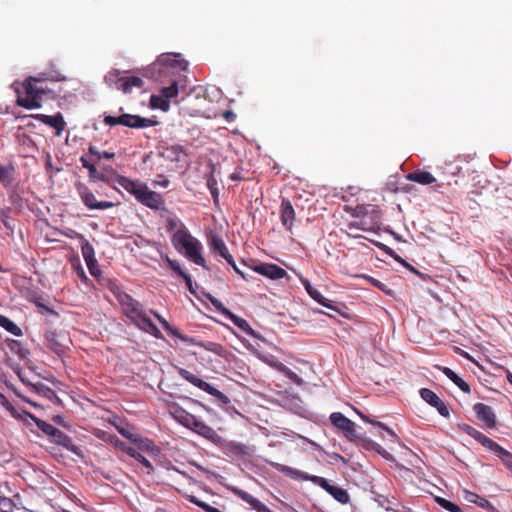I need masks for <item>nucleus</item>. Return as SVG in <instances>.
I'll use <instances>...</instances> for the list:
<instances>
[{
  "mask_svg": "<svg viewBox=\"0 0 512 512\" xmlns=\"http://www.w3.org/2000/svg\"><path fill=\"white\" fill-rule=\"evenodd\" d=\"M194 386H196L199 389L207 392L208 394L213 396L221 404H228V403H230V399L228 398V396H226L224 393L219 391L212 384H210V383H208V382H206V381H204V380H202L200 378L194 377Z\"/></svg>",
  "mask_w": 512,
  "mask_h": 512,
  "instance_id": "nucleus-15",
  "label": "nucleus"
},
{
  "mask_svg": "<svg viewBox=\"0 0 512 512\" xmlns=\"http://www.w3.org/2000/svg\"><path fill=\"white\" fill-rule=\"evenodd\" d=\"M252 270L272 280L282 279L287 276L286 270L273 263H261L253 266Z\"/></svg>",
  "mask_w": 512,
  "mask_h": 512,
  "instance_id": "nucleus-11",
  "label": "nucleus"
},
{
  "mask_svg": "<svg viewBox=\"0 0 512 512\" xmlns=\"http://www.w3.org/2000/svg\"><path fill=\"white\" fill-rule=\"evenodd\" d=\"M280 370L293 383H295L297 385H302L303 384V379L297 373L292 371L290 368L282 365Z\"/></svg>",
  "mask_w": 512,
  "mask_h": 512,
  "instance_id": "nucleus-47",
  "label": "nucleus"
},
{
  "mask_svg": "<svg viewBox=\"0 0 512 512\" xmlns=\"http://www.w3.org/2000/svg\"><path fill=\"white\" fill-rule=\"evenodd\" d=\"M115 445L116 446H119L121 447L127 454H129L130 456H132L133 458H136L139 456V452L137 451L136 448H133V447H126L124 443L120 442L118 439L117 441L115 442Z\"/></svg>",
  "mask_w": 512,
  "mask_h": 512,
  "instance_id": "nucleus-52",
  "label": "nucleus"
},
{
  "mask_svg": "<svg viewBox=\"0 0 512 512\" xmlns=\"http://www.w3.org/2000/svg\"><path fill=\"white\" fill-rule=\"evenodd\" d=\"M23 87L25 89L26 96L18 97V105L26 109L40 108V96L42 94V91H40V89L34 85L31 78L24 82Z\"/></svg>",
  "mask_w": 512,
  "mask_h": 512,
  "instance_id": "nucleus-9",
  "label": "nucleus"
},
{
  "mask_svg": "<svg viewBox=\"0 0 512 512\" xmlns=\"http://www.w3.org/2000/svg\"><path fill=\"white\" fill-rule=\"evenodd\" d=\"M225 317L229 319L236 327H238L243 332L249 333L251 331L249 323L245 319L235 315L231 311L227 312V315Z\"/></svg>",
  "mask_w": 512,
  "mask_h": 512,
  "instance_id": "nucleus-39",
  "label": "nucleus"
},
{
  "mask_svg": "<svg viewBox=\"0 0 512 512\" xmlns=\"http://www.w3.org/2000/svg\"><path fill=\"white\" fill-rule=\"evenodd\" d=\"M235 494L257 512H273L268 506L246 491L236 489Z\"/></svg>",
  "mask_w": 512,
  "mask_h": 512,
  "instance_id": "nucleus-19",
  "label": "nucleus"
},
{
  "mask_svg": "<svg viewBox=\"0 0 512 512\" xmlns=\"http://www.w3.org/2000/svg\"><path fill=\"white\" fill-rule=\"evenodd\" d=\"M143 86V80L139 77H124L122 84H119L118 90H121L124 93H130L132 88H141Z\"/></svg>",
  "mask_w": 512,
  "mask_h": 512,
  "instance_id": "nucleus-30",
  "label": "nucleus"
},
{
  "mask_svg": "<svg viewBox=\"0 0 512 512\" xmlns=\"http://www.w3.org/2000/svg\"><path fill=\"white\" fill-rule=\"evenodd\" d=\"M470 496L471 497H467V499L470 501V502H473L477 505H479L480 507H486V506H490V503L488 500H486L485 498H482L474 493H470Z\"/></svg>",
  "mask_w": 512,
  "mask_h": 512,
  "instance_id": "nucleus-50",
  "label": "nucleus"
},
{
  "mask_svg": "<svg viewBox=\"0 0 512 512\" xmlns=\"http://www.w3.org/2000/svg\"><path fill=\"white\" fill-rule=\"evenodd\" d=\"M272 466L279 472H282L286 476H289L293 479H298L301 476V472L297 469H294L292 467L282 465V464H272Z\"/></svg>",
  "mask_w": 512,
  "mask_h": 512,
  "instance_id": "nucleus-42",
  "label": "nucleus"
},
{
  "mask_svg": "<svg viewBox=\"0 0 512 512\" xmlns=\"http://www.w3.org/2000/svg\"><path fill=\"white\" fill-rule=\"evenodd\" d=\"M188 65V61L179 53H163L145 70L144 75L159 82L180 79Z\"/></svg>",
  "mask_w": 512,
  "mask_h": 512,
  "instance_id": "nucleus-1",
  "label": "nucleus"
},
{
  "mask_svg": "<svg viewBox=\"0 0 512 512\" xmlns=\"http://www.w3.org/2000/svg\"><path fill=\"white\" fill-rule=\"evenodd\" d=\"M80 160H81L83 167L88 169L91 176L94 175V173H96V168L93 164H91L89 161H87L84 157H82Z\"/></svg>",
  "mask_w": 512,
  "mask_h": 512,
  "instance_id": "nucleus-56",
  "label": "nucleus"
},
{
  "mask_svg": "<svg viewBox=\"0 0 512 512\" xmlns=\"http://www.w3.org/2000/svg\"><path fill=\"white\" fill-rule=\"evenodd\" d=\"M228 264H229V265H231V266H232V268L234 269V271H235L238 275H240L244 280H246V281H248V280H249L248 275H246L243 271H241V270L237 267V265H236V263H235V261H234V258H233V257H232V262H231V263H228Z\"/></svg>",
  "mask_w": 512,
  "mask_h": 512,
  "instance_id": "nucleus-61",
  "label": "nucleus"
},
{
  "mask_svg": "<svg viewBox=\"0 0 512 512\" xmlns=\"http://www.w3.org/2000/svg\"><path fill=\"white\" fill-rule=\"evenodd\" d=\"M162 156L172 162L175 163L174 169H181L188 165L189 155L186 151L183 150L181 146L174 145L167 147L162 152Z\"/></svg>",
  "mask_w": 512,
  "mask_h": 512,
  "instance_id": "nucleus-10",
  "label": "nucleus"
},
{
  "mask_svg": "<svg viewBox=\"0 0 512 512\" xmlns=\"http://www.w3.org/2000/svg\"><path fill=\"white\" fill-rule=\"evenodd\" d=\"M407 180L422 185H429L436 182V178L429 172L424 170H416L406 176Z\"/></svg>",
  "mask_w": 512,
  "mask_h": 512,
  "instance_id": "nucleus-27",
  "label": "nucleus"
},
{
  "mask_svg": "<svg viewBox=\"0 0 512 512\" xmlns=\"http://www.w3.org/2000/svg\"><path fill=\"white\" fill-rule=\"evenodd\" d=\"M137 201L150 209L161 211V216L165 217L166 219L168 216H173L166 209L165 201L162 196L155 191L149 190L147 186Z\"/></svg>",
  "mask_w": 512,
  "mask_h": 512,
  "instance_id": "nucleus-8",
  "label": "nucleus"
},
{
  "mask_svg": "<svg viewBox=\"0 0 512 512\" xmlns=\"http://www.w3.org/2000/svg\"><path fill=\"white\" fill-rule=\"evenodd\" d=\"M167 228L174 247L188 259L192 258V237L187 227L176 216H168Z\"/></svg>",
  "mask_w": 512,
  "mask_h": 512,
  "instance_id": "nucleus-4",
  "label": "nucleus"
},
{
  "mask_svg": "<svg viewBox=\"0 0 512 512\" xmlns=\"http://www.w3.org/2000/svg\"><path fill=\"white\" fill-rule=\"evenodd\" d=\"M45 339L47 342V346L56 354L60 355L64 352L66 345L63 342L64 337L61 335H58L54 331H48L45 334Z\"/></svg>",
  "mask_w": 512,
  "mask_h": 512,
  "instance_id": "nucleus-21",
  "label": "nucleus"
},
{
  "mask_svg": "<svg viewBox=\"0 0 512 512\" xmlns=\"http://www.w3.org/2000/svg\"><path fill=\"white\" fill-rule=\"evenodd\" d=\"M117 429H118L119 433H120L121 435H123L125 438L130 439V440H132V441H137V438H136V435H135V434L130 433V432H129L128 430H126L125 428H120V427H118Z\"/></svg>",
  "mask_w": 512,
  "mask_h": 512,
  "instance_id": "nucleus-59",
  "label": "nucleus"
},
{
  "mask_svg": "<svg viewBox=\"0 0 512 512\" xmlns=\"http://www.w3.org/2000/svg\"><path fill=\"white\" fill-rule=\"evenodd\" d=\"M441 370L444 375L447 376L460 390L465 393H470L471 389L469 384L459 377L452 369L449 367H443Z\"/></svg>",
  "mask_w": 512,
  "mask_h": 512,
  "instance_id": "nucleus-29",
  "label": "nucleus"
},
{
  "mask_svg": "<svg viewBox=\"0 0 512 512\" xmlns=\"http://www.w3.org/2000/svg\"><path fill=\"white\" fill-rule=\"evenodd\" d=\"M229 178L232 180V181H240V180H243L244 178L241 176V173L238 172V171H235L233 172Z\"/></svg>",
  "mask_w": 512,
  "mask_h": 512,
  "instance_id": "nucleus-63",
  "label": "nucleus"
},
{
  "mask_svg": "<svg viewBox=\"0 0 512 512\" xmlns=\"http://www.w3.org/2000/svg\"><path fill=\"white\" fill-rule=\"evenodd\" d=\"M330 421L349 441L356 442L362 440V437L356 431L355 423L342 413H332Z\"/></svg>",
  "mask_w": 512,
  "mask_h": 512,
  "instance_id": "nucleus-7",
  "label": "nucleus"
},
{
  "mask_svg": "<svg viewBox=\"0 0 512 512\" xmlns=\"http://www.w3.org/2000/svg\"><path fill=\"white\" fill-rule=\"evenodd\" d=\"M116 182L119 186H121L123 189H125L128 193L133 195L136 198V200L139 199L143 190L147 186L145 183H143L139 180H132L125 176L118 177Z\"/></svg>",
  "mask_w": 512,
  "mask_h": 512,
  "instance_id": "nucleus-14",
  "label": "nucleus"
},
{
  "mask_svg": "<svg viewBox=\"0 0 512 512\" xmlns=\"http://www.w3.org/2000/svg\"><path fill=\"white\" fill-rule=\"evenodd\" d=\"M461 430L466 433L467 435L471 436L472 438H474L476 441H478L481 445H483L485 448H489L492 443H493V440L490 439L489 437H487L486 435H484L482 432H480L479 430H477L476 428L468 425V424H463L461 426Z\"/></svg>",
  "mask_w": 512,
  "mask_h": 512,
  "instance_id": "nucleus-23",
  "label": "nucleus"
},
{
  "mask_svg": "<svg viewBox=\"0 0 512 512\" xmlns=\"http://www.w3.org/2000/svg\"><path fill=\"white\" fill-rule=\"evenodd\" d=\"M381 224V212L375 207H371L370 214L368 215V224L365 231H375L379 229Z\"/></svg>",
  "mask_w": 512,
  "mask_h": 512,
  "instance_id": "nucleus-32",
  "label": "nucleus"
},
{
  "mask_svg": "<svg viewBox=\"0 0 512 512\" xmlns=\"http://www.w3.org/2000/svg\"><path fill=\"white\" fill-rule=\"evenodd\" d=\"M104 123L109 126L124 125L130 128H145L156 124L155 121L149 118H143L132 114H123L118 117L106 116L104 118Z\"/></svg>",
  "mask_w": 512,
  "mask_h": 512,
  "instance_id": "nucleus-6",
  "label": "nucleus"
},
{
  "mask_svg": "<svg viewBox=\"0 0 512 512\" xmlns=\"http://www.w3.org/2000/svg\"><path fill=\"white\" fill-rule=\"evenodd\" d=\"M371 205H357L353 211H352V216L353 217H357V218H360V221L359 222H356V223H351L350 224V227H356V228H359V229H366V225L368 224V215L370 214V211H371Z\"/></svg>",
  "mask_w": 512,
  "mask_h": 512,
  "instance_id": "nucleus-20",
  "label": "nucleus"
},
{
  "mask_svg": "<svg viewBox=\"0 0 512 512\" xmlns=\"http://www.w3.org/2000/svg\"><path fill=\"white\" fill-rule=\"evenodd\" d=\"M194 433H197L201 436H203L204 438L210 440L211 442L213 443H218L220 441V436L216 433V431L205 425L204 423L200 422V421H197L195 418H194Z\"/></svg>",
  "mask_w": 512,
  "mask_h": 512,
  "instance_id": "nucleus-22",
  "label": "nucleus"
},
{
  "mask_svg": "<svg viewBox=\"0 0 512 512\" xmlns=\"http://www.w3.org/2000/svg\"><path fill=\"white\" fill-rule=\"evenodd\" d=\"M150 101L153 108H158L163 111L169 109V101L162 95H152Z\"/></svg>",
  "mask_w": 512,
  "mask_h": 512,
  "instance_id": "nucleus-44",
  "label": "nucleus"
},
{
  "mask_svg": "<svg viewBox=\"0 0 512 512\" xmlns=\"http://www.w3.org/2000/svg\"><path fill=\"white\" fill-rule=\"evenodd\" d=\"M118 301L125 315L141 330L153 335L156 338L161 337L159 329L153 324L147 313L143 310L141 304L126 293L118 295Z\"/></svg>",
  "mask_w": 512,
  "mask_h": 512,
  "instance_id": "nucleus-2",
  "label": "nucleus"
},
{
  "mask_svg": "<svg viewBox=\"0 0 512 512\" xmlns=\"http://www.w3.org/2000/svg\"><path fill=\"white\" fill-rule=\"evenodd\" d=\"M496 454L502 461L503 465L512 473V453L501 447L498 443L493 441L492 445L488 448Z\"/></svg>",
  "mask_w": 512,
  "mask_h": 512,
  "instance_id": "nucleus-24",
  "label": "nucleus"
},
{
  "mask_svg": "<svg viewBox=\"0 0 512 512\" xmlns=\"http://www.w3.org/2000/svg\"><path fill=\"white\" fill-rule=\"evenodd\" d=\"M135 459L147 469L148 473L152 470V465L150 461L147 458H145L141 453Z\"/></svg>",
  "mask_w": 512,
  "mask_h": 512,
  "instance_id": "nucleus-55",
  "label": "nucleus"
},
{
  "mask_svg": "<svg viewBox=\"0 0 512 512\" xmlns=\"http://www.w3.org/2000/svg\"><path fill=\"white\" fill-rule=\"evenodd\" d=\"M435 501H436V502H437V503H438V504H439L443 509H445V510H447V511H450V512H462L461 508H460L457 504H455V503H453V502H451V501H449V500H447V499H445V498H442V497H436Z\"/></svg>",
  "mask_w": 512,
  "mask_h": 512,
  "instance_id": "nucleus-46",
  "label": "nucleus"
},
{
  "mask_svg": "<svg viewBox=\"0 0 512 512\" xmlns=\"http://www.w3.org/2000/svg\"><path fill=\"white\" fill-rule=\"evenodd\" d=\"M474 411L477 417L485 422V424L493 428L496 425V417L492 408L484 403H477L474 405Z\"/></svg>",
  "mask_w": 512,
  "mask_h": 512,
  "instance_id": "nucleus-17",
  "label": "nucleus"
},
{
  "mask_svg": "<svg viewBox=\"0 0 512 512\" xmlns=\"http://www.w3.org/2000/svg\"><path fill=\"white\" fill-rule=\"evenodd\" d=\"M193 91H194V97L196 99H200V98L206 99L207 88L204 87L203 85H194Z\"/></svg>",
  "mask_w": 512,
  "mask_h": 512,
  "instance_id": "nucleus-53",
  "label": "nucleus"
},
{
  "mask_svg": "<svg viewBox=\"0 0 512 512\" xmlns=\"http://www.w3.org/2000/svg\"><path fill=\"white\" fill-rule=\"evenodd\" d=\"M142 444H143V447L146 448L147 450H154V448H155V445L153 444V442L148 439L142 441Z\"/></svg>",
  "mask_w": 512,
  "mask_h": 512,
  "instance_id": "nucleus-64",
  "label": "nucleus"
},
{
  "mask_svg": "<svg viewBox=\"0 0 512 512\" xmlns=\"http://www.w3.org/2000/svg\"><path fill=\"white\" fill-rule=\"evenodd\" d=\"M0 326L15 336H21L22 330L8 317L0 315Z\"/></svg>",
  "mask_w": 512,
  "mask_h": 512,
  "instance_id": "nucleus-37",
  "label": "nucleus"
},
{
  "mask_svg": "<svg viewBox=\"0 0 512 512\" xmlns=\"http://www.w3.org/2000/svg\"><path fill=\"white\" fill-rule=\"evenodd\" d=\"M195 112L205 115L207 118H211V117L216 118L218 116H222L227 122H233L236 118V115L232 110H226V111H223L222 113L213 111L211 113L208 112L207 114H205V111H202L201 109H197V110L194 109V113Z\"/></svg>",
  "mask_w": 512,
  "mask_h": 512,
  "instance_id": "nucleus-40",
  "label": "nucleus"
},
{
  "mask_svg": "<svg viewBox=\"0 0 512 512\" xmlns=\"http://www.w3.org/2000/svg\"><path fill=\"white\" fill-rule=\"evenodd\" d=\"M0 406L4 407L7 411H9L12 416L17 417V411L12 406V404L8 401V399L1 393H0Z\"/></svg>",
  "mask_w": 512,
  "mask_h": 512,
  "instance_id": "nucleus-49",
  "label": "nucleus"
},
{
  "mask_svg": "<svg viewBox=\"0 0 512 512\" xmlns=\"http://www.w3.org/2000/svg\"><path fill=\"white\" fill-rule=\"evenodd\" d=\"M170 414L181 425L188 429H192V415L181 404H173L170 407Z\"/></svg>",
  "mask_w": 512,
  "mask_h": 512,
  "instance_id": "nucleus-16",
  "label": "nucleus"
},
{
  "mask_svg": "<svg viewBox=\"0 0 512 512\" xmlns=\"http://www.w3.org/2000/svg\"><path fill=\"white\" fill-rule=\"evenodd\" d=\"M171 85L168 87H164L161 90V95L164 96L168 101L177 95L178 93V86L180 84V79H173L171 80Z\"/></svg>",
  "mask_w": 512,
  "mask_h": 512,
  "instance_id": "nucleus-41",
  "label": "nucleus"
},
{
  "mask_svg": "<svg viewBox=\"0 0 512 512\" xmlns=\"http://www.w3.org/2000/svg\"><path fill=\"white\" fill-rule=\"evenodd\" d=\"M33 419L36 426L47 436H50L56 444L63 446L75 455H82L81 449L73 443L72 439L68 435L44 420H40L35 417H33Z\"/></svg>",
  "mask_w": 512,
  "mask_h": 512,
  "instance_id": "nucleus-5",
  "label": "nucleus"
},
{
  "mask_svg": "<svg viewBox=\"0 0 512 512\" xmlns=\"http://www.w3.org/2000/svg\"><path fill=\"white\" fill-rule=\"evenodd\" d=\"M6 346L12 353L18 355L22 360L26 359L29 354V351L18 340L7 339Z\"/></svg>",
  "mask_w": 512,
  "mask_h": 512,
  "instance_id": "nucleus-31",
  "label": "nucleus"
},
{
  "mask_svg": "<svg viewBox=\"0 0 512 512\" xmlns=\"http://www.w3.org/2000/svg\"><path fill=\"white\" fill-rule=\"evenodd\" d=\"M124 80V77H121L120 76V71L119 70H112V71H109L105 77H104V81L105 83L109 86V87H112L114 89H117L118 90V87L119 84H122V81Z\"/></svg>",
  "mask_w": 512,
  "mask_h": 512,
  "instance_id": "nucleus-35",
  "label": "nucleus"
},
{
  "mask_svg": "<svg viewBox=\"0 0 512 512\" xmlns=\"http://www.w3.org/2000/svg\"><path fill=\"white\" fill-rule=\"evenodd\" d=\"M328 493L341 504H347L350 501L348 492L341 487L334 485Z\"/></svg>",
  "mask_w": 512,
  "mask_h": 512,
  "instance_id": "nucleus-36",
  "label": "nucleus"
},
{
  "mask_svg": "<svg viewBox=\"0 0 512 512\" xmlns=\"http://www.w3.org/2000/svg\"><path fill=\"white\" fill-rule=\"evenodd\" d=\"M0 183L5 186L11 183V169L5 166H0Z\"/></svg>",
  "mask_w": 512,
  "mask_h": 512,
  "instance_id": "nucleus-48",
  "label": "nucleus"
},
{
  "mask_svg": "<svg viewBox=\"0 0 512 512\" xmlns=\"http://www.w3.org/2000/svg\"><path fill=\"white\" fill-rule=\"evenodd\" d=\"M421 398L437 409L439 414L443 417L449 416V409L446 404L438 397V395L428 388H422L420 390Z\"/></svg>",
  "mask_w": 512,
  "mask_h": 512,
  "instance_id": "nucleus-12",
  "label": "nucleus"
},
{
  "mask_svg": "<svg viewBox=\"0 0 512 512\" xmlns=\"http://www.w3.org/2000/svg\"><path fill=\"white\" fill-rule=\"evenodd\" d=\"M217 166H219V154L216 151L209 150L199 154L197 169L206 179V185L216 205L219 203V189L217 179L215 178Z\"/></svg>",
  "mask_w": 512,
  "mask_h": 512,
  "instance_id": "nucleus-3",
  "label": "nucleus"
},
{
  "mask_svg": "<svg viewBox=\"0 0 512 512\" xmlns=\"http://www.w3.org/2000/svg\"><path fill=\"white\" fill-rule=\"evenodd\" d=\"M113 206H114V204L109 201H97L94 209L104 210V209L111 208Z\"/></svg>",
  "mask_w": 512,
  "mask_h": 512,
  "instance_id": "nucleus-58",
  "label": "nucleus"
},
{
  "mask_svg": "<svg viewBox=\"0 0 512 512\" xmlns=\"http://www.w3.org/2000/svg\"><path fill=\"white\" fill-rule=\"evenodd\" d=\"M35 119L40 120L46 125H49L56 129V134L60 135L65 128V121L63 116L60 113H57L54 116H48L44 114H36L33 116Z\"/></svg>",
  "mask_w": 512,
  "mask_h": 512,
  "instance_id": "nucleus-18",
  "label": "nucleus"
},
{
  "mask_svg": "<svg viewBox=\"0 0 512 512\" xmlns=\"http://www.w3.org/2000/svg\"><path fill=\"white\" fill-rule=\"evenodd\" d=\"M313 481L317 483L321 488H323L326 492H329L330 489L334 486L328 482L327 479L322 477H314Z\"/></svg>",
  "mask_w": 512,
  "mask_h": 512,
  "instance_id": "nucleus-54",
  "label": "nucleus"
},
{
  "mask_svg": "<svg viewBox=\"0 0 512 512\" xmlns=\"http://www.w3.org/2000/svg\"><path fill=\"white\" fill-rule=\"evenodd\" d=\"M295 218L296 213L290 200L283 198L280 204V219L282 225L287 231L292 232Z\"/></svg>",
  "mask_w": 512,
  "mask_h": 512,
  "instance_id": "nucleus-13",
  "label": "nucleus"
},
{
  "mask_svg": "<svg viewBox=\"0 0 512 512\" xmlns=\"http://www.w3.org/2000/svg\"><path fill=\"white\" fill-rule=\"evenodd\" d=\"M363 278L368 280L374 287L384 290L385 285L382 282H380L379 280H377L371 276H368V275H364Z\"/></svg>",
  "mask_w": 512,
  "mask_h": 512,
  "instance_id": "nucleus-57",
  "label": "nucleus"
},
{
  "mask_svg": "<svg viewBox=\"0 0 512 512\" xmlns=\"http://www.w3.org/2000/svg\"><path fill=\"white\" fill-rule=\"evenodd\" d=\"M357 414L360 416V418L370 424H373V425H377L379 427H381L382 429H384L392 438L396 439L397 438V435L395 434V432L390 429L389 427H387L384 423L382 422H379V421H375V420H372L371 418H369L367 415L363 414L362 412L356 410Z\"/></svg>",
  "mask_w": 512,
  "mask_h": 512,
  "instance_id": "nucleus-43",
  "label": "nucleus"
},
{
  "mask_svg": "<svg viewBox=\"0 0 512 512\" xmlns=\"http://www.w3.org/2000/svg\"><path fill=\"white\" fill-rule=\"evenodd\" d=\"M210 248L217 251L221 257H223L227 263L232 262V255L229 253L225 242L217 235H214L210 239Z\"/></svg>",
  "mask_w": 512,
  "mask_h": 512,
  "instance_id": "nucleus-25",
  "label": "nucleus"
},
{
  "mask_svg": "<svg viewBox=\"0 0 512 512\" xmlns=\"http://www.w3.org/2000/svg\"><path fill=\"white\" fill-rule=\"evenodd\" d=\"M209 299L211 301V303L213 304V306L216 308V310L221 313L223 316H226L227 315V312H230L229 309H227L221 301H219L218 299L216 298H213L211 296H209Z\"/></svg>",
  "mask_w": 512,
  "mask_h": 512,
  "instance_id": "nucleus-51",
  "label": "nucleus"
},
{
  "mask_svg": "<svg viewBox=\"0 0 512 512\" xmlns=\"http://www.w3.org/2000/svg\"><path fill=\"white\" fill-rule=\"evenodd\" d=\"M79 194H80L81 200L89 209L95 208L97 200H96L94 194L87 187L81 186L79 188Z\"/></svg>",
  "mask_w": 512,
  "mask_h": 512,
  "instance_id": "nucleus-34",
  "label": "nucleus"
},
{
  "mask_svg": "<svg viewBox=\"0 0 512 512\" xmlns=\"http://www.w3.org/2000/svg\"><path fill=\"white\" fill-rule=\"evenodd\" d=\"M179 372H180V374L182 375V377L184 379H186L189 382H192V374L189 371L184 370V369H180Z\"/></svg>",
  "mask_w": 512,
  "mask_h": 512,
  "instance_id": "nucleus-62",
  "label": "nucleus"
},
{
  "mask_svg": "<svg viewBox=\"0 0 512 512\" xmlns=\"http://www.w3.org/2000/svg\"><path fill=\"white\" fill-rule=\"evenodd\" d=\"M81 252L90 272L93 274V267L96 265L97 260L95 258L94 248L89 241L85 239L83 240L81 244Z\"/></svg>",
  "mask_w": 512,
  "mask_h": 512,
  "instance_id": "nucleus-28",
  "label": "nucleus"
},
{
  "mask_svg": "<svg viewBox=\"0 0 512 512\" xmlns=\"http://www.w3.org/2000/svg\"><path fill=\"white\" fill-rule=\"evenodd\" d=\"M155 317L158 319V321L162 324V326L168 330V331H171L173 334H177L176 331H173L172 328L170 327L169 323L164 319L162 318L159 314L157 313H154Z\"/></svg>",
  "mask_w": 512,
  "mask_h": 512,
  "instance_id": "nucleus-60",
  "label": "nucleus"
},
{
  "mask_svg": "<svg viewBox=\"0 0 512 512\" xmlns=\"http://www.w3.org/2000/svg\"><path fill=\"white\" fill-rule=\"evenodd\" d=\"M167 262L173 271H175L178 275L184 278L188 290L192 293V279L190 275L181 268L179 262L171 260L169 258H167Z\"/></svg>",
  "mask_w": 512,
  "mask_h": 512,
  "instance_id": "nucleus-33",
  "label": "nucleus"
},
{
  "mask_svg": "<svg viewBox=\"0 0 512 512\" xmlns=\"http://www.w3.org/2000/svg\"><path fill=\"white\" fill-rule=\"evenodd\" d=\"M301 283L303 284L308 295L319 303L322 306L333 309V307L328 304L327 299L315 288L311 285L310 281L306 278H301Z\"/></svg>",
  "mask_w": 512,
  "mask_h": 512,
  "instance_id": "nucleus-26",
  "label": "nucleus"
},
{
  "mask_svg": "<svg viewBox=\"0 0 512 512\" xmlns=\"http://www.w3.org/2000/svg\"><path fill=\"white\" fill-rule=\"evenodd\" d=\"M194 345L204 348L208 351H211L218 356H224L225 352H226L225 348L221 344L215 343V342L203 343V342H196L194 340Z\"/></svg>",
  "mask_w": 512,
  "mask_h": 512,
  "instance_id": "nucleus-38",
  "label": "nucleus"
},
{
  "mask_svg": "<svg viewBox=\"0 0 512 512\" xmlns=\"http://www.w3.org/2000/svg\"><path fill=\"white\" fill-rule=\"evenodd\" d=\"M202 244L194 239V264L206 267V261L204 257L202 256Z\"/></svg>",
  "mask_w": 512,
  "mask_h": 512,
  "instance_id": "nucleus-45",
  "label": "nucleus"
}]
</instances>
